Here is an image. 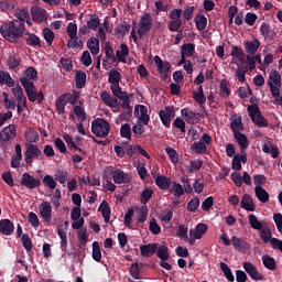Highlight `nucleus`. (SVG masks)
<instances>
[{"instance_id":"1","label":"nucleus","mask_w":282,"mask_h":282,"mask_svg":"<svg viewBox=\"0 0 282 282\" xmlns=\"http://www.w3.org/2000/svg\"><path fill=\"white\" fill-rule=\"evenodd\" d=\"M0 33L10 43H17V40L25 34V28L19 21H11L0 28Z\"/></svg>"},{"instance_id":"2","label":"nucleus","mask_w":282,"mask_h":282,"mask_svg":"<svg viewBox=\"0 0 282 282\" xmlns=\"http://www.w3.org/2000/svg\"><path fill=\"white\" fill-rule=\"evenodd\" d=\"M267 85L270 87L271 96H279V90H281V74L276 69H272L269 73V78Z\"/></svg>"},{"instance_id":"3","label":"nucleus","mask_w":282,"mask_h":282,"mask_svg":"<svg viewBox=\"0 0 282 282\" xmlns=\"http://www.w3.org/2000/svg\"><path fill=\"white\" fill-rule=\"evenodd\" d=\"M109 122L105 119H96L93 121L91 131L97 138H107L109 135Z\"/></svg>"},{"instance_id":"4","label":"nucleus","mask_w":282,"mask_h":282,"mask_svg":"<svg viewBox=\"0 0 282 282\" xmlns=\"http://www.w3.org/2000/svg\"><path fill=\"white\" fill-rule=\"evenodd\" d=\"M67 35L69 36L68 47H80V39H78V25L76 22H69L66 28Z\"/></svg>"},{"instance_id":"5","label":"nucleus","mask_w":282,"mask_h":282,"mask_svg":"<svg viewBox=\"0 0 282 282\" xmlns=\"http://www.w3.org/2000/svg\"><path fill=\"white\" fill-rule=\"evenodd\" d=\"M207 231H208V225L204 223H200L196 225L193 229H191L189 238H188L191 246H194L197 239H202L203 235H206Z\"/></svg>"},{"instance_id":"6","label":"nucleus","mask_w":282,"mask_h":282,"mask_svg":"<svg viewBox=\"0 0 282 282\" xmlns=\"http://www.w3.org/2000/svg\"><path fill=\"white\" fill-rule=\"evenodd\" d=\"M151 28H153V19H151V14L144 13L139 21L137 30L139 36H144L147 32L151 31Z\"/></svg>"},{"instance_id":"7","label":"nucleus","mask_w":282,"mask_h":282,"mask_svg":"<svg viewBox=\"0 0 282 282\" xmlns=\"http://www.w3.org/2000/svg\"><path fill=\"white\" fill-rule=\"evenodd\" d=\"M134 117L139 122H142L144 127H147L151 120V117L149 116V109L144 105H137L134 107Z\"/></svg>"},{"instance_id":"8","label":"nucleus","mask_w":282,"mask_h":282,"mask_svg":"<svg viewBox=\"0 0 282 282\" xmlns=\"http://www.w3.org/2000/svg\"><path fill=\"white\" fill-rule=\"evenodd\" d=\"M17 135V127L14 124H9L3 128L0 132V142L6 147L10 142V140H14Z\"/></svg>"},{"instance_id":"9","label":"nucleus","mask_w":282,"mask_h":282,"mask_svg":"<svg viewBox=\"0 0 282 282\" xmlns=\"http://www.w3.org/2000/svg\"><path fill=\"white\" fill-rule=\"evenodd\" d=\"M243 270L249 274L252 281H264L265 276L259 272V269L251 262H243L242 263Z\"/></svg>"},{"instance_id":"10","label":"nucleus","mask_w":282,"mask_h":282,"mask_svg":"<svg viewBox=\"0 0 282 282\" xmlns=\"http://www.w3.org/2000/svg\"><path fill=\"white\" fill-rule=\"evenodd\" d=\"M248 111L254 124H257L258 127H268V121L263 119V117L261 116V111L257 106H249Z\"/></svg>"},{"instance_id":"11","label":"nucleus","mask_w":282,"mask_h":282,"mask_svg":"<svg viewBox=\"0 0 282 282\" xmlns=\"http://www.w3.org/2000/svg\"><path fill=\"white\" fill-rule=\"evenodd\" d=\"M37 76L39 74L36 73V69L29 67L23 74V76L20 78V83L22 87L34 85V83H32L31 80H36Z\"/></svg>"},{"instance_id":"12","label":"nucleus","mask_w":282,"mask_h":282,"mask_svg":"<svg viewBox=\"0 0 282 282\" xmlns=\"http://www.w3.org/2000/svg\"><path fill=\"white\" fill-rule=\"evenodd\" d=\"M110 175H111L115 184H127V182H130L129 174L122 172V170L111 167Z\"/></svg>"},{"instance_id":"13","label":"nucleus","mask_w":282,"mask_h":282,"mask_svg":"<svg viewBox=\"0 0 282 282\" xmlns=\"http://www.w3.org/2000/svg\"><path fill=\"white\" fill-rule=\"evenodd\" d=\"M41 149L34 144H28L26 145V151L24 153L25 162L26 164H32V160L39 159L41 155Z\"/></svg>"},{"instance_id":"14","label":"nucleus","mask_w":282,"mask_h":282,"mask_svg":"<svg viewBox=\"0 0 282 282\" xmlns=\"http://www.w3.org/2000/svg\"><path fill=\"white\" fill-rule=\"evenodd\" d=\"M39 210L45 224H50V221H52V204H50V202H42Z\"/></svg>"},{"instance_id":"15","label":"nucleus","mask_w":282,"mask_h":282,"mask_svg":"<svg viewBox=\"0 0 282 282\" xmlns=\"http://www.w3.org/2000/svg\"><path fill=\"white\" fill-rule=\"evenodd\" d=\"M25 91H26V96L29 98V100L31 102H42L43 101V93L42 91H36V88L34 87V84H32L31 86H23Z\"/></svg>"},{"instance_id":"16","label":"nucleus","mask_w":282,"mask_h":282,"mask_svg":"<svg viewBox=\"0 0 282 282\" xmlns=\"http://www.w3.org/2000/svg\"><path fill=\"white\" fill-rule=\"evenodd\" d=\"M69 229V223L65 221L64 225L57 228V235L61 239V248L63 252L67 250V230Z\"/></svg>"},{"instance_id":"17","label":"nucleus","mask_w":282,"mask_h":282,"mask_svg":"<svg viewBox=\"0 0 282 282\" xmlns=\"http://www.w3.org/2000/svg\"><path fill=\"white\" fill-rule=\"evenodd\" d=\"M231 57V63L239 67L243 65V61H246V53H243V50L239 48L238 46H232Z\"/></svg>"},{"instance_id":"18","label":"nucleus","mask_w":282,"mask_h":282,"mask_svg":"<svg viewBox=\"0 0 282 282\" xmlns=\"http://www.w3.org/2000/svg\"><path fill=\"white\" fill-rule=\"evenodd\" d=\"M41 184V181L34 178L32 175L28 173H23L21 177V185L26 188H36Z\"/></svg>"},{"instance_id":"19","label":"nucleus","mask_w":282,"mask_h":282,"mask_svg":"<svg viewBox=\"0 0 282 282\" xmlns=\"http://www.w3.org/2000/svg\"><path fill=\"white\" fill-rule=\"evenodd\" d=\"M159 116L162 120V123L165 127H169L173 118H175V110H173V108H165L164 110L160 111Z\"/></svg>"},{"instance_id":"20","label":"nucleus","mask_w":282,"mask_h":282,"mask_svg":"<svg viewBox=\"0 0 282 282\" xmlns=\"http://www.w3.org/2000/svg\"><path fill=\"white\" fill-rule=\"evenodd\" d=\"M230 127L234 134L243 131V122H241V117L239 115H231Z\"/></svg>"},{"instance_id":"21","label":"nucleus","mask_w":282,"mask_h":282,"mask_svg":"<svg viewBox=\"0 0 282 282\" xmlns=\"http://www.w3.org/2000/svg\"><path fill=\"white\" fill-rule=\"evenodd\" d=\"M240 206H241V208H243L245 210H249L250 213H254V210H257V206L254 205V202L252 200V196L248 195V194H245L242 196Z\"/></svg>"},{"instance_id":"22","label":"nucleus","mask_w":282,"mask_h":282,"mask_svg":"<svg viewBox=\"0 0 282 282\" xmlns=\"http://www.w3.org/2000/svg\"><path fill=\"white\" fill-rule=\"evenodd\" d=\"M241 162L246 164L248 162V156L246 152H241V154L234 155L231 169L235 171H241Z\"/></svg>"},{"instance_id":"23","label":"nucleus","mask_w":282,"mask_h":282,"mask_svg":"<svg viewBox=\"0 0 282 282\" xmlns=\"http://www.w3.org/2000/svg\"><path fill=\"white\" fill-rule=\"evenodd\" d=\"M231 243L234 248L239 252H246V250H250V245H248L246 240L237 238V236L231 237Z\"/></svg>"},{"instance_id":"24","label":"nucleus","mask_w":282,"mask_h":282,"mask_svg":"<svg viewBox=\"0 0 282 282\" xmlns=\"http://www.w3.org/2000/svg\"><path fill=\"white\" fill-rule=\"evenodd\" d=\"M234 138L238 142V144L241 149V153H246V149H248V147H250V141L248 140V137H246V134H243L241 132H236L234 134Z\"/></svg>"},{"instance_id":"25","label":"nucleus","mask_w":282,"mask_h":282,"mask_svg":"<svg viewBox=\"0 0 282 282\" xmlns=\"http://www.w3.org/2000/svg\"><path fill=\"white\" fill-rule=\"evenodd\" d=\"M262 151L263 153H269L274 159L279 156V148L272 144V141L270 140L264 141V143L262 144Z\"/></svg>"},{"instance_id":"26","label":"nucleus","mask_w":282,"mask_h":282,"mask_svg":"<svg viewBox=\"0 0 282 282\" xmlns=\"http://www.w3.org/2000/svg\"><path fill=\"white\" fill-rule=\"evenodd\" d=\"M31 14H32L33 21L41 22L47 19V13L45 9H41V7H33L31 9Z\"/></svg>"},{"instance_id":"27","label":"nucleus","mask_w":282,"mask_h":282,"mask_svg":"<svg viewBox=\"0 0 282 282\" xmlns=\"http://www.w3.org/2000/svg\"><path fill=\"white\" fill-rule=\"evenodd\" d=\"M181 116L188 122V124H197V113L188 108H184L181 110Z\"/></svg>"},{"instance_id":"28","label":"nucleus","mask_w":282,"mask_h":282,"mask_svg":"<svg viewBox=\"0 0 282 282\" xmlns=\"http://www.w3.org/2000/svg\"><path fill=\"white\" fill-rule=\"evenodd\" d=\"M100 98L102 102L107 105V107H111V109H116L118 107V99L111 97L107 90L101 91Z\"/></svg>"},{"instance_id":"29","label":"nucleus","mask_w":282,"mask_h":282,"mask_svg":"<svg viewBox=\"0 0 282 282\" xmlns=\"http://www.w3.org/2000/svg\"><path fill=\"white\" fill-rule=\"evenodd\" d=\"M87 47L94 56L100 54V41L96 37H90L87 42Z\"/></svg>"},{"instance_id":"30","label":"nucleus","mask_w":282,"mask_h":282,"mask_svg":"<svg viewBox=\"0 0 282 282\" xmlns=\"http://www.w3.org/2000/svg\"><path fill=\"white\" fill-rule=\"evenodd\" d=\"M14 225L12 224V221H10V219L0 220V232H2V235L10 236L12 235Z\"/></svg>"},{"instance_id":"31","label":"nucleus","mask_w":282,"mask_h":282,"mask_svg":"<svg viewBox=\"0 0 282 282\" xmlns=\"http://www.w3.org/2000/svg\"><path fill=\"white\" fill-rule=\"evenodd\" d=\"M181 54L182 57L181 58H192V56H195V44L193 43H187L184 44L181 48Z\"/></svg>"},{"instance_id":"32","label":"nucleus","mask_w":282,"mask_h":282,"mask_svg":"<svg viewBox=\"0 0 282 282\" xmlns=\"http://www.w3.org/2000/svg\"><path fill=\"white\" fill-rule=\"evenodd\" d=\"M113 96H116L117 98H120L121 100H124V105H127V107H129V101L127 100V94L122 91V89L120 88V84H112L110 87Z\"/></svg>"},{"instance_id":"33","label":"nucleus","mask_w":282,"mask_h":282,"mask_svg":"<svg viewBox=\"0 0 282 282\" xmlns=\"http://www.w3.org/2000/svg\"><path fill=\"white\" fill-rule=\"evenodd\" d=\"M120 80H122V75L116 68H112L108 73V83L110 85H120Z\"/></svg>"},{"instance_id":"34","label":"nucleus","mask_w":282,"mask_h":282,"mask_svg":"<svg viewBox=\"0 0 282 282\" xmlns=\"http://www.w3.org/2000/svg\"><path fill=\"white\" fill-rule=\"evenodd\" d=\"M155 184L161 188V191H166L171 186V178L164 176V175H158L155 177Z\"/></svg>"},{"instance_id":"35","label":"nucleus","mask_w":282,"mask_h":282,"mask_svg":"<svg viewBox=\"0 0 282 282\" xmlns=\"http://www.w3.org/2000/svg\"><path fill=\"white\" fill-rule=\"evenodd\" d=\"M154 63L158 67V70L160 72V74H166V72H169V69H171V63L162 61V58H160V56L154 57Z\"/></svg>"},{"instance_id":"36","label":"nucleus","mask_w":282,"mask_h":282,"mask_svg":"<svg viewBox=\"0 0 282 282\" xmlns=\"http://www.w3.org/2000/svg\"><path fill=\"white\" fill-rule=\"evenodd\" d=\"M142 257H151V254H155L158 250L156 243H148L140 247Z\"/></svg>"},{"instance_id":"37","label":"nucleus","mask_w":282,"mask_h":282,"mask_svg":"<svg viewBox=\"0 0 282 282\" xmlns=\"http://www.w3.org/2000/svg\"><path fill=\"white\" fill-rule=\"evenodd\" d=\"M254 191L256 197H258L259 202H261L262 204H267V202H270V194H268V192L263 187L256 186Z\"/></svg>"},{"instance_id":"38","label":"nucleus","mask_w":282,"mask_h":282,"mask_svg":"<svg viewBox=\"0 0 282 282\" xmlns=\"http://www.w3.org/2000/svg\"><path fill=\"white\" fill-rule=\"evenodd\" d=\"M75 83L77 89H83V87H85V83H87V74L83 70H76Z\"/></svg>"},{"instance_id":"39","label":"nucleus","mask_w":282,"mask_h":282,"mask_svg":"<svg viewBox=\"0 0 282 282\" xmlns=\"http://www.w3.org/2000/svg\"><path fill=\"white\" fill-rule=\"evenodd\" d=\"M261 45V43L259 42V40H252L249 42L245 43V50L247 54H257V50H259V46Z\"/></svg>"},{"instance_id":"40","label":"nucleus","mask_w":282,"mask_h":282,"mask_svg":"<svg viewBox=\"0 0 282 282\" xmlns=\"http://www.w3.org/2000/svg\"><path fill=\"white\" fill-rule=\"evenodd\" d=\"M0 85H7V87L14 86V80L12 76H10V73L6 70H0Z\"/></svg>"},{"instance_id":"41","label":"nucleus","mask_w":282,"mask_h":282,"mask_svg":"<svg viewBox=\"0 0 282 282\" xmlns=\"http://www.w3.org/2000/svg\"><path fill=\"white\" fill-rule=\"evenodd\" d=\"M21 65V57L17 53H11L8 59L9 69H17Z\"/></svg>"},{"instance_id":"42","label":"nucleus","mask_w":282,"mask_h":282,"mask_svg":"<svg viewBox=\"0 0 282 282\" xmlns=\"http://www.w3.org/2000/svg\"><path fill=\"white\" fill-rule=\"evenodd\" d=\"M116 55L120 63H127V56H129V47L127 44H121L120 50L117 51Z\"/></svg>"},{"instance_id":"43","label":"nucleus","mask_w":282,"mask_h":282,"mask_svg":"<svg viewBox=\"0 0 282 282\" xmlns=\"http://www.w3.org/2000/svg\"><path fill=\"white\" fill-rule=\"evenodd\" d=\"M249 224L253 230H260L265 226V221H259V218L254 214L249 215Z\"/></svg>"},{"instance_id":"44","label":"nucleus","mask_w":282,"mask_h":282,"mask_svg":"<svg viewBox=\"0 0 282 282\" xmlns=\"http://www.w3.org/2000/svg\"><path fill=\"white\" fill-rule=\"evenodd\" d=\"M156 257L161 259V261H166L170 257L169 254V247L161 245L156 247Z\"/></svg>"},{"instance_id":"45","label":"nucleus","mask_w":282,"mask_h":282,"mask_svg":"<svg viewBox=\"0 0 282 282\" xmlns=\"http://www.w3.org/2000/svg\"><path fill=\"white\" fill-rule=\"evenodd\" d=\"M99 213H101L106 223L111 219V209L109 208V205L107 203H101L99 206Z\"/></svg>"},{"instance_id":"46","label":"nucleus","mask_w":282,"mask_h":282,"mask_svg":"<svg viewBox=\"0 0 282 282\" xmlns=\"http://www.w3.org/2000/svg\"><path fill=\"white\" fill-rule=\"evenodd\" d=\"M24 138L28 142H39V132L29 128L24 133Z\"/></svg>"},{"instance_id":"47","label":"nucleus","mask_w":282,"mask_h":282,"mask_svg":"<svg viewBox=\"0 0 282 282\" xmlns=\"http://www.w3.org/2000/svg\"><path fill=\"white\" fill-rule=\"evenodd\" d=\"M262 262L268 270H276V261L270 256H262Z\"/></svg>"},{"instance_id":"48","label":"nucleus","mask_w":282,"mask_h":282,"mask_svg":"<svg viewBox=\"0 0 282 282\" xmlns=\"http://www.w3.org/2000/svg\"><path fill=\"white\" fill-rule=\"evenodd\" d=\"M257 63H261L260 55H254V56L247 55V65L250 72L254 70V68L257 67Z\"/></svg>"},{"instance_id":"49","label":"nucleus","mask_w":282,"mask_h":282,"mask_svg":"<svg viewBox=\"0 0 282 282\" xmlns=\"http://www.w3.org/2000/svg\"><path fill=\"white\" fill-rule=\"evenodd\" d=\"M202 160H195L189 162L188 165L185 166L186 173H193L194 171H199L202 169Z\"/></svg>"},{"instance_id":"50","label":"nucleus","mask_w":282,"mask_h":282,"mask_svg":"<svg viewBox=\"0 0 282 282\" xmlns=\"http://www.w3.org/2000/svg\"><path fill=\"white\" fill-rule=\"evenodd\" d=\"M248 73V67L238 66L235 73L236 78L239 83H246V74Z\"/></svg>"},{"instance_id":"51","label":"nucleus","mask_w":282,"mask_h":282,"mask_svg":"<svg viewBox=\"0 0 282 282\" xmlns=\"http://www.w3.org/2000/svg\"><path fill=\"white\" fill-rule=\"evenodd\" d=\"M219 95H220L223 98H228V96H230V88H228V80L223 79V80L220 82Z\"/></svg>"},{"instance_id":"52","label":"nucleus","mask_w":282,"mask_h":282,"mask_svg":"<svg viewBox=\"0 0 282 282\" xmlns=\"http://www.w3.org/2000/svg\"><path fill=\"white\" fill-rule=\"evenodd\" d=\"M194 99L199 105H204V102H206V97L204 96V88L202 86H199L198 89L194 91Z\"/></svg>"},{"instance_id":"53","label":"nucleus","mask_w":282,"mask_h":282,"mask_svg":"<svg viewBox=\"0 0 282 282\" xmlns=\"http://www.w3.org/2000/svg\"><path fill=\"white\" fill-rule=\"evenodd\" d=\"M93 259L95 261H100L102 259V252L100 251V245L97 241L93 242Z\"/></svg>"},{"instance_id":"54","label":"nucleus","mask_w":282,"mask_h":282,"mask_svg":"<svg viewBox=\"0 0 282 282\" xmlns=\"http://www.w3.org/2000/svg\"><path fill=\"white\" fill-rule=\"evenodd\" d=\"M74 113L80 122H85V120H87V113H85V110L80 106L74 107Z\"/></svg>"},{"instance_id":"55","label":"nucleus","mask_w":282,"mask_h":282,"mask_svg":"<svg viewBox=\"0 0 282 282\" xmlns=\"http://www.w3.org/2000/svg\"><path fill=\"white\" fill-rule=\"evenodd\" d=\"M197 30H206V25H208V20L204 15H198L195 19Z\"/></svg>"},{"instance_id":"56","label":"nucleus","mask_w":282,"mask_h":282,"mask_svg":"<svg viewBox=\"0 0 282 282\" xmlns=\"http://www.w3.org/2000/svg\"><path fill=\"white\" fill-rule=\"evenodd\" d=\"M12 88V94L13 96L17 98V100L19 98H23V88H21V85L17 84L15 82H13V86H9Z\"/></svg>"},{"instance_id":"57","label":"nucleus","mask_w":282,"mask_h":282,"mask_svg":"<svg viewBox=\"0 0 282 282\" xmlns=\"http://www.w3.org/2000/svg\"><path fill=\"white\" fill-rule=\"evenodd\" d=\"M192 151H194V153H205L206 152V143H204V141H198V142L193 143Z\"/></svg>"},{"instance_id":"58","label":"nucleus","mask_w":282,"mask_h":282,"mask_svg":"<svg viewBox=\"0 0 282 282\" xmlns=\"http://www.w3.org/2000/svg\"><path fill=\"white\" fill-rule=\"evenodd\" d=\"M170 192H172L174 195H177V197H182V195H184V187L182 184L174 182Z\"/></svg>"},{"instance_id":"59","label":"nucleus","mask_w":282,"mask_h":282,"mask_svg":"<svg viewBox=\"0 0 282 282\" xmlns=\"http://www.w3.org/2000/svg\"><path fill=\"white\" fill-rule=\"evenodd\" d=\"M165 152L167 153L173 164H177V162H180V156H177V151H175L173 148H166Z\"/></svg>"},{"instance_id":"60","label":"nucleus","mask_w":282,"mask_h":282,"mask_svg":"<svg viewBox=\"0 0 282 282\" xmlns=\"http://www.w3.org/2000/svg\"><path fill=\"white\" fill-rule=\"evenodd\" d=\"M43 184L54 191L56 188V180L52 175H45L43 178Z\"/></svg>"},{"instance_id":"61","label":"nucleus","mask_w":282,"mask_h":282,"mask_svg":"<svg viewBox=\"0 0 282 282\" xmlns=\"http://www.w3.org/2000/svg\"><path fill=\"white\" fill-rule=\"evenodd\" d=\"M82 63L85 65V67H89L94 61L91 59V53L89 51H85L80 57Z\"/></svg>"},{"instance_id":"62","label":"nucleus","mask_w":282,"mask_h":282,"mask_svg":"<svg viewBox=\"0 0 282 282\" xmlns=\"http://www.w3.org/2000/svg\"><path fill=\"white\" fill-rule=\"evenodd\" d=\"M43 36L46 41V43H48V45H52L53 41H54V31L52 29H44L43 30Z\"/></svg>"},{"instance_id":"63","label":"nucleus","mask_w":282,"mask_h":282,"mask_svg":"<svg viewBox=\"0 0 282 282\" xmlns=\"http://www.w3.org/2000/svg\"><path fill=\"white\" fill-rule=\"evenodd\" d=\"M150 231L153 235H160V232H162V228L160 227V225H158V221L155 220V218H152L150 220Z\"/></svg>"},{"instance_id":"64","label":"nucleus","mask_w":282,"mask_h":282,"mask_svg":"<svg viewBox=\"0 0 282 282\" xmlns=\"http://www.w3.org/2000/svg\"><path fill=\"white\" fill-rule=\"evenodd\" d=\"M120 133L127 140H131V127L128 123L121 127Z\"/></svg>"}]
</instances>
